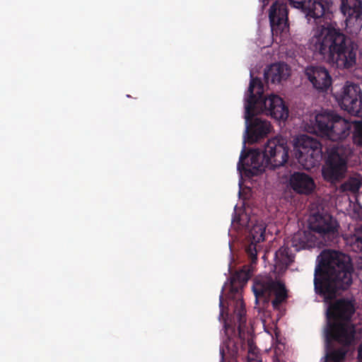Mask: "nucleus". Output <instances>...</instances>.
<instances>
[{"mask_svg": "<svg viewBox=\"0 0 362 362\" xmlns=\"http://www.w3.org/2000/svg\"><path fill=\"white\" fill-rule=\"evenodd\" d=\"M250 278V269L245 267L231 275L228 286L227 298L230 304L234 305L235 325L225 322L226 339L220 347L221 362L228 360L237 362V358L242 355L247 347V362H262L257 348L253 346L252 340L248 339L245 343L246 310L243 300L242 291Z\"/></svg>", "mask_w": 362, "mask_h": 362, "instance_id": "obj_1", "label": "nucleus"}, {"mask_svg": "<svg viewBox=\"0 0 362 362\" xmlns=\"http://www.w3.org/2000/svg\"><path fill=\"white\" fill-rule=\"evenodd\" d=\"M250 82L248 88V96L246 99L245 118L247 124L248 140L255 142L266 136L270 131V123L258 117L255 114L265 112L278 120H286L288 116V109L283 99L271 95L264 97V86L260 78L253 77L250 73Z\"/></svg>", "mask_w": 362, "mask_h": 362, "instance_id": "obj_2", "label": "nucleus"}, {"mask_svg": "<svg viewBox=\"0 0 362 362\" xmlns=\"http://www.w3.org/2000/svg\"><path fill=\"white\" fill-rule=\"evenodd\" d=\"M355 313L354 303L347 299H339L330 304L327 311L325 331V362H341L347 353L346 347L354 340L356 329L349 322Z\"/></svg>", "mask_w": 362, "mask_h": 362, "instance_id": "obj_3", "label": "nucleus"}, {"mask_svg": "<svg viewBox=\"0 0 362 362\" xmlns=\"http://www.w3.org/2000/svg\"><path fill=\"white\" fill-rule=\"evenodd\" d=\"M352 272L349 256L334 250L324 251L315 270V292L325 299H333L337 291L351 286Z\"/></svg>", "mask_w": 362, "mask_h": 362, "instance_id": "obj_4", "label": "nucleus"}, {"mask_svg": "<svg viewBox=\"0 0 362 362\" xmlns=\"http://www.w3.org/2000/svg\"><path fill=\"white\" fill-rule=\"evenodd\" d=\"M288 158V148L282 139H272L267 141L263 149L242 151L237 168L246 177H252L261 174L266 168L276 169L284 167Z\"/></svg>", "mask_w": 362, "mask_h": 362, "instance_id": "obj_5", "label": "nucleus"}, {"mask_svg": "<svg viewBox=\"0 0 362 362\" xmlns=\"http://www.w3.org/2000/svg\"><path fill=\"white\" fill-rule=\"evenodd\" d=\"M315 47L329 64L337 68L349 69L356 63L357 45L339 30L328 28Z\"/></svg>", "mask_w": 362, "mask_h": 362, "instance_id": "obj_6", "label": "nucleus"}, {"mask_svg": "<svg viewBox=\"0 0 362 362\" xmlns=\"http://www.w3.org/2000/svg\"><path fill=\"white\" fill-rule=\"evenodd\" d=\"M290 4L298 9H300L306 17L318 19L323 17L325 21L329 20V23H337L336 16H343L345 19L343 23H360L362 21V3L356 0L352 5L341 4V10L337 13L327 12V8L318 0H288Z\"/></svg>", "mask_w": 362, "mask_h": 362, "instance_id": "obj_7", "label": "nucleus"}, {"mask_svg": "<svg viewBox=\"0 0 362 362\" xmlns=\"http://www.w3.org/2000/svg\"><path fill=\"white\" fill-rule=\"evenodd\" d=\"M312 132L336 141L346 139L350 134L351 124L332 112L317 114L311 123Z\"/></svg>", "mask_w": 362, "mask_h": 362, "instance_id": "obj_8", "label": "nucleus"}, {"mask_svg": "<svg viewBox=\"0 0 362 362\" xmlns=\"http://www.w3.org/2000/svg\"><path fill=\"white\" fill-rule=\"evenodd\" d=\"M350 153L349 148L339 143L327 148L322 168V175L325 181L337 184L346 177L347 160Z\"/></svg>", "mask_w": 362, "mask_h": 362, "instance_id": "obj_9", "label": "nucleus"}, {"mask_svg": "<svg viewBox=\"0 0 362 362\" xmlns=\"http://www.w3.org/2000/svg\"><path fill=\"white\" fill-rule=\"evenodd\" d=\"M252 291L257 304L262 301L264 305L274 296L272 304L275 309L279 308L288 298V291L285 284L267 275L258 276L254 279Z\"/></svg>", "mask_w": 362, "mask_h": 362, "instance_id": "obj_10", "label": "nucleus"}, {"mask_svg": "<svg viewBox=\"0 0 362 362\" xmlns=\"http://www.w3.org/2000/svg\"><path fill=\"white\" fill-rule=\"evenodd\" d=\"M294 155L303 168L310 170L322 159V144L316 139L300 135L294 144Z\"/></svg>", "mask_w": 362, "mask_h": 362, "instance_id": "obj_11", "label": "nucleus"}, {"mask_svg": "<svg viewBox=\"0 0 362 362\" xmlns=\"http://www.w3.org/2000/svg\"><path fill=\"white\" fill-rule=\"evenodd\" d=\"M337 100L343 110L354 116L362 117V93L359 86L346 84Z\"/></svg>", "mask_w": 362, "mask_h": 362, "instance_id": "obj_12", "label": "nucleus"}, {"mask_svg": "<svg viewBox=\"0 0 362 362\" xmlns=\"http://www.w3.org/2000/svg\"><path fill=\"white\" fill-rule=\"evenodd\" d=\"M309 226L323 237L334 236L338 232L339 224L332 216L327 213H316L310 218Z\"/></svg>", "mask_w": 362, "mask_h": 362, "instance_id": "obj_13", "label": "nucleus"}, {"mask_svg": "<svg viewBox=\"0 0 362 362\" xmlns=\"http://www.w3.org/2000/svg\"><path fill=\"white\" fill-rule=\"evenodd\" d=\"M305 75L313 88L319 92H326L332 86V77L325 67L308 66L305 69Z\"/></svg>", "mask_w": 362, "mask_h": 362, "instance_id": "obj_14", "label": "nucleus"}, {"mask_svg": "<svg viewBox=\"0 0 362 362\" xmlns=\"http://www.w3.org/2000/svg\"><path fill=\"white\" fill-rule=\"evenodd\" d=\"M288 185L296 193L308 195L315 189L313 178L304 172L296 171L290 173Z\"/></svg>", "mask_w": 362, "mask_h": 362, "instance_id": "obj_15", "label": "nucleus"}, {"mask_svg": "<svg viewBox=\"0 0 362 362\" xmlns=\"http://www.w3.org/2000/svg\"><path fill=\"white\" fill-rule=\"evenodd\" d=\"M290 75V69L284 63H276L269 66L264 71V76L265 81L269 83H279L285 81Z\"/></svg>", "mask_w": 362, "mask_h": 362, "instance_id": "obj_16", "label": "nucleus"}, {"mask_svg": "<svg viewBox=\"0 0 362 362\" xmlns=\"http://www.w3.org/2000/svg\"><path fill=\"white\" fill-rule=\"evenodd\" d=\"M269 23H288V8L283 2L276 1L269 8Z\"/></svg>", "mask_w": 362, "mask_h": 362, "instance_id": "obj_17", "label": "nucleus"}, {"mask_svg": "<svg viewBox=\"0 0 362 362\" xmlns=\"http://www.w3.org/2000/svg\"><path fill=\"white\" fill-rule=\"evenodd\" d=\"M290 246L298 252L308 246V238L304 231H298L293 234L290 240L287 242Z\"/></svg>", "mask_w": 362, "mask_h": 362, "instance_id": "obj_18", "label": "nucleus"}, {"mask_svg": "<svg viewBox=\"0 0 362 362\" xmlns=\"http://www.w3.org/2000/svg\"><path fill=\"white\" fill-rule=\"evenodd\" d=\"M290 245L285 243L275 252V258L277 262L281 263L286 266L293 262V255L290 251Z\"/></svg>", "mask_w": 362, "mask_h": 362, "instance_id": "obj_19", "label": "nucleus"}, {"mask_svg": "<svg viewBox=\"0 0 362 362\" xmlns=\"http://www.w3.org/2000/svg\"><path fill=\"white\" fill-rule=\"evenodd\" d=\"M266 227L264 223H256L250 230L248 238L255 242L264 240Z\"/></svg>", "mask_w": 362, "mask_h": 362, "instance_id": "obj_20", "label": "nucleus"}, {"mask_svg": "<svg viewBox=\"0 0 362 362\" xmlns=\"http://www.w3.org/2000/svg\"><path fill=\"white\" fill-rule=\"evenodd\" d=\"M361 186V181L356 177H349L340 185V190L343 192H356Z\"/></svg>", "mask_w": 362, "mask_h": 362, "instance_id": "obj_21", "label": "nucleus"}, {"mask_svg": "<svg viewBox=\"0 0 362 362\" xmlns=\"http://www.w3.org/2000/svg\"><path fill=\"white\" fill-rule=\"evenodd\" d=\"M353 141L356 146L362 147V121L354 124Z\"/></svg>", "mask_w": 362, "mask_h": 362, "instance_id": "obj_22", "label": "nucleus"}, {"mask_svg": "<svg viewBox=\"0 0 362 362\" xmlns=\"http://www.w3.org/2000/svg\"><path fill=\"white\" fill-rule=\"evenodd\" d=\"M259 243L250 240V244L246 247V253L252 263H255L257 260V244Z\"/></svg>", "mask_w": 362, "mask_h": 362, "instance_id": "obj_23", "label": "nucleus"}, {"mask_svg": "<svg viewBox=\"0 0 362 362\" xmlns=\"http://www.w3.org/2000/svg\"><path fill=\"white\" fill-rule=\"evenodd\" d=\"M282 24H270L271 30L273 32L275 29H277ZM284 25V28H288L290 24H283Z\"/></svg>", "mask_w": 362, "mask_h": 362, "instance_id": "obj_24", "label": "nucleus"}, {"mask_svg": "<svg viewBox=\"0 0 362 362\" xmlns=\"http://www.w3.org/2000/svg\"><path fill=\"white\" fill-rule=\"evenodd\" d=\"M358 357L359 360L362 361V344L359 346L358 349Z\"/></svg>", "mask_w": 362, "mask_h": 362, "instance_id": "obj_25", "label": "nucleus"}, {"mask_svg": "<svg viewBox=\"0 0 362 362\" xmlns=\"http://www.w3.org/2000/svg\"><path fill=\"white\" fill-rule=\"evenodd\" d=\"M356 243L358 244V246L362 248V236L361 238H356Z\"/></svg>", "mask_w": 362, "mask_h": 362, "instance_id": "obj_26", "label": "nucleus"}, {"mask_svg": "<svg viewBox=\"0 0 362 362\" xmlns=\"http://www.w3.org/2000/svg\"><path fill=\"white\" fill-rule=\"evenodd\" d=\"M223 295H221L220 296V303H219V305L221 307V308L222 309V308L223 307Z\"/></svg>", "mask_w": 362, "mask_h": 362, "instance_id": "obj_27", "label": "nucleus"}, {"mask_svg": "<svg viewBox=\"0 0 362 362\" xmlns=\"http://www.w3.org/2000/svg\"><path fill=\"white\" fill-rule=\"evenodd\" d=\"M360 262H358V267L362 269V258L359 259Z\"/></svg>", "mask_w": 362, "mask_h": 362, "instance_id": "obj_28", "label": "nucleus"}, {"mask_svg": "<svg viewBox=\"0 0 362 362\" xmlns=\"http://www.w3.org/2000/svg\"><path fill=\"white\" fill-rule=\"evenodd\" d=\"M264 4H268L269 0H262Z\"/></svg>", "mask_w": 362, "mask_h": 362, "instance_id": "obj_29", "label": "nucleus"}]
</instances>
